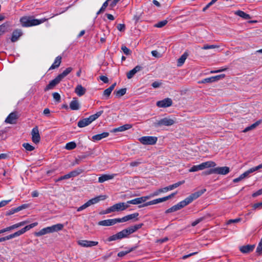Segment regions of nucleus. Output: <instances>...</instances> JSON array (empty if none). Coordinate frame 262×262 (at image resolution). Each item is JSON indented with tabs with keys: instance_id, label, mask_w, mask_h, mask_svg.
Here are the masks:
<instances>
[{
	"instance_id": "1",
	"label": "nucleus",
	"mask_w": 262,
	"mask_h": 262,
	"mask_svg": "<svg viewBox=\"0 0 262 262\" xmlns=\"http://www.w3.org/2000/svg\"><path fill=\"white\" fill-rule=\"evenodd\" d=\"M143 225V224H139L130 226L118 232L117 233L110 236L108 238L107 241L109 242H111L127 237L129 236V235L135 232L138 229L141 228L142 227Z\"/></svg>"
},
{
	"instance_id": "2",
	"label": "nucleus",
	"mask_w": 262,
	"mask_h": 262,
	"mask_svg": "<svg viewBox=\"0 0 262 262\" xmlns=\"http://www.w3.org/2000/svg\"><path fill=\"white\" fill-rule=\"evenodd\" d=\"M48 18H42L40 19H35L31 16H24L20 19V21L22 26L24 27H29L33 26L38 25L47 21Z\"/></svg>"
},
{
	"instance_id": "3",
	"label": "nucleus",
	"mask_w": 262,
	"mask_h": 262,
	"mask_svg": "<svg viewBox=\"0 0 262 262\" xmlns=\"http://www.w3.org/2000/svg\"><path fill=\"white\" fill-rule=\"evenodd\" d=\"M63 225L62 224H57L52 226L47 227L41 229L38 232H35V235L36 236H40L48 233H51L54 232H57L61 230L63 228Z\"/></svg>"
},
{
	"instance_id": "4",
	"label": "nucleus",
	"mask_w": 262,
	"mask_h": 262,
	"mask_svg": "<svg viewBox=\"0 0 262 262\" xmlns=\"http://www.w3.org/2000/svg\"><path fill=\"white\" fill-rule=\"evenodd\" d=\"M103 113V111H100L97 112L96 114L91 115L88 118H85L83 119L79 120L78 122L77 125L79 127H84L89 125L93 121L96 120Z\"/></svg>"
},
{
	"instance_id": "5",
	"label": "nucleus",
	"mask_w": 262,
	"mask_h": 262,
	"mask_svg": "<svg viewBox=\"0 0 262 262\" xmlns=\"http://www.w3.org/2000/svg\"><path fill=\"white\" fill-rule=\"evenodd\" d=\"M216 165L215 162L213 161H207L203 162L199 165H194L189 169V172H195L199 170H203L206 168L214 167Z\"/></svg>"
},
{
	"instance_id": "6",
	"label": "nucleus",
	"mask_w": 262,
	"mask_h": 262,
	"mask_svg": "<svg viewBox=\"0 0 262 262\" xmlns=\"http://www.w3.org/2000/svg\"><path fill=\"white\" fill-rule=\"evenodd\" d=\"M105 195H99L98 196L93 198L90 200H89L85 204L78 207L77 209V211L80 212L83 209H85L87 207L90 206L92 205L95 204L99 202L100 200H104L106 199Z\"/></svg>"
},
{
	"instance_id": "7",
	"label": "nucleus",
	"mask_w": 262,
	"mask_h": 262,
	"mask_svg": "<svg viewBox=\"0 0 262 262\" xmlns=\"http://www.w3.org/2000/svg\"><path fill=\"white\" fill-rule=\"evenodd\" d=\"M129 205L127 203L121 202L117 203L108 208L105 212V213H109L112 212L123 211L128 208Z\"/></svg>"
},
{
	"instance_id": "8",
	"label": "nucleus",
	"mask_w": 262,
	"mask_h": 262,
	"mask_svg": "<svg viewBox=\"0 0 262 262\" xmlns=\"http://www.w3.org/2000/svg\"><path fill=\"white\" fill-rule=\"evenodd\" d=\"M37 224H38V223L37 222H35V223L31 224L29 225H27L26 227H25L24 228L20 229V230H19L17 232H15V233H14L13 234H11L8 236H6V238L7 240H9L11 238H14L15 237L19 236L21 235V234H24V233H25L27 231L29 230L31 228L35 227L37 225Z\"/></svg>"
},
{
	"instance_id": "9",
	"label": "nucleus",
	"mask_w": 262,
	"mask_h": 262,
	"mask_svg": "<svg viewBox=\"0 0 262 262\" xmlns=\"http://www.w3.org/2000/svg\"><path fill=\"white\" fill-rule=\"evenodd\" d=\"M174 123L175 121L173 119L168 118H164L159 120H157L156 122L154 123L153 125L155 127H159L163 126H171Z\"/></svg>"
},
{
	"instance_id": "10",
	"label": "nucleus",
	"mask_w": 262,
	"mask_h": 262,
	"mask_svg": "<svg viewBox=\"0 0 262 262\" xmlns=\"http://www.w3.org/2000/svg\"><path fill=\"white\" fill-rule=\"evenodd\" d=\"M157 138L153 136H144L139 139V141L144 145H154L157 141Z\"/></svg>"
},
{
	"instance_id": "11",
	"label": "nucleus",
	"mask_w": 262,
	"mask_h": 262,
	"mask_svg": "<svg viewBox=\"0 0 262 262\" xmlns=\"http://www.w3.org/2000/svg\"><path fill=\"white\" fill-rule=\"evenodd\" d=\"M206 191V189H203L199 191H198L194 193H192L189 196L184 200L186 205H188L192 202L194 200L196 199L203 194Z\"/></svg>"
},
{
	"instance_id": "12",
	"label": "nucleus",
	"mask_w": 262,
	"mask_h": 262,
	"mask_svg": "<svg viewBox=\"0 0 262 262\" xmlns=\"http://www.w3.org/2000/svg\"><path fill=\"white\" fill-rule=\"evenodd\" d=\"M32 141L35 144L38 143L40 141V136L38 127L36 126L31 130Z\"/></svg>"
},
{
	"instance_id": "13",
	"label": "nucleus",
	"mask_w": 262,
	"mask_h": 262,
	"mask_svg": "<svg viewBox=\"0 0 262 262\" xmlns=\"http://www.w3.org/2000/svg\"><path fill=\"white\" fill-rule=\"evenodd\" d=\"M157 106L159 107H168L172 104L171 99L167 98L157 102Z\"/></svg>"
},
{
	"instance_id": "14",
	"label": "nucleus",
	"mask_w": 262,
	"mask_h": 262,
	"mask_svg": "<svg viewBox=\"0 0 262 262\" xmlns=\"http://www.w3.org/2000/svg\"><path fill=\"white\" fill-rule=\"evenodd\" d=\"M186 205H187L185 203V202L184 200H183V201H181L180 202H179V203H178L177 205H175L173 206L172 207H170V208L167 209L165 211V213H168L176 211L179 210L181 209V208L184 207Z\"/></svg>"
},
{
	"instance_id": "15",
	"label": "nucleus",
	"mask_w": 262,
	"mask_h": 262,
	"mask_svg": "<svg viewBox=\"0 0 262 262\" xmlns=\"http://www.w3.org/2000/svg\"><path fill=\"white\" fill-rule=\"evenodd\" d=\"M120 223L119 218L108 219L100 221L98 223V225L103 226H109L116 224V223Z\"/></svg>"
},
{
	"instance_id": "16",
	"label": "nucleus",
	"mask_w": 262,
	"mask_h": 262,
	"mask_svg": "<svg viewBox=\"0 0 262 262\" xmlns=\"http://www.w3.org/2000/svg\"><path fill=\"white\" fill-rule=\"evenodd\" d=\"M255 171H256V170L255 169L254 167L251 168L248 170L246 171L243 173H242V174H241L239 177L234 179L233 180V182L234 183H237L242 180L243 179H244V178L247 177L250 173Z\"/></svg>"
},
{
	"instance_id": "17",
	"label": "nucleus",
	"mask_w": 262,
	"mask_h": 262,
	"mask_svg": "<svg viewBox=\"0 0 262 262\" xmlns=\"http://www.w3.org/2000/svg\"><path fill=\"white\" fill-rule=\"evenodd\" d=\"M78 244L83 247H92L97 246L98 244V242L87 240H80L78 242Z\"/></svg>"
},
{
	"instance_id": "18",
	"label": "nucleus",
	"mask_w": 262,
	"mask_h": 262,
	"mask_svg": "<svg viewBox=\"0 0 262 262\" xmlns=\"http://www.w3.org/2000/svg\"><path fill=\"white\" fill-rule=\"evenodd\" d=\"M61 81V79L57 76L55 78H54L53 80H51L49 82V83L45 88V91H47L49 90L53 89Z\"/></svg>"
},
{
	"instance_id": "19",
	"label": "nucleus",
	"mask_w": 262,
	"mask_h": 262,
	"mask_svg": "<svg viewBox=\"0 0 262 262\" xmlns=\"http://www.w3.org/2000/svg\"><path fill=\"white\" fill-rule=\"evenodd\" d=\"M17 118V113L16 112H12L6 118L5 122L9 124H15Z\"/></svg>"
},
{
	"instance_id": "20",
	"label": "nucleus",
	"mask_w": 262,
	"mask_h": 262,
	"mask_svg": "<svg viewBox=\"0 0 262 262\" xmlns=\"http://www.w3.org/2000/svg\"><path fill=\"white\" fill-rule=\"evenodd\" d=\"M23 35V32L20 29H16L14 30L12 33L11 41L12 42H16L19 38Z\"/></svg>"
},
{
	"instance_id": "21",
	"label": "nucleus",
	"mask_w": 262,
	"mask_h": 262,
	"mask_svg": "<svg viewBox=\"0 0 262 262\" xmlns=\"http://www.w3.org/2000/svg\"><path fill=\"white\" fill-rule=\"evenodd\" d=\"M69 107L71 110L73 111L78 110L80 107V104L77 98H73V100L70 103Z\"/></svg>"
},
{
	"instance_id": "22",
	"label": "nucleus",
	"mask_w": 262,
	"mask_h": 262,
	"mask_svg": "<svg viewBox=\"0 0 262 262\" xmlns=\"http://www.w3.org/2000/svg\"><path fill=\"white\" fill-rule=\"evenodd\" d=\"M214 168L216 174L225 175L230 172L229 168L227 166L217 167Z\"/></svg>"
},
{
	"instance_id": "23",
	"label": "nucleus",
	"mask_w": 262,
	"mask_h": 262,
	"mask_svg": "<svg viewBox=\"0 0 262 262\" xmlns=\"http://www.w3.org/2000/svg\"><path fill=\"white\" fill-rule=\"evenodd\" d=\"M142 69L140 66H136L133 69L127 73L126 76L128 79H131L138 72Z\"/></svg>"
},
{
	"instance_id": "24",
	"label": "nucleus",
	"mask_w": 262,
	"mask_h": 262,
	"mask_svg": "<svg viewBox=\"0 0 262 262\" xmlns=\"http://www.w3.org/2000/svg\"><path fill=\"white\" fill-rule=\"evenodd\" d=\"M117 174H102L98 178V182L99 183H103L105 181L113 179Z\"/></svg>"
},
{
	"instance_id": "25",
	"label": "nucleus",
	"mask_w": 262,
	"mask_h": 262,
	"mask_svg": "<svg viewBox=\"0 0 262 262\" xmlns=\"http://www.w3.org/2000/svg\"><path fill=\"white\" fill-rule=\"evenodd\" d=\"M254 245H247L246 246H241L239 248V250L243 253H248L250 252H252L254 250Z\"/></svg>"
},
{
	"instance_id": "26",
	"label": "nucleus",
	"mask_w": 262,
	"mask_h": 262,
	"mask_svg": "<svg viewBox=\"0 0 262 262\" xmlns=\"http://www.w3.org/2000/svg\"><path fill=\"white\" fill-rule=\"evenodd\" d=\"M133 125L130 124H126L117 128L113 129V132H124L132 127Z\"/></svg>"
},
{
	"instance_id": "27",
	"label": "nucleus",
	"mask_w": 262,
	"mask_h": 262,
	"mask_svg": "<svg viewBox=\"0 0 262 262\" xmlns=\"http://www.w3.org/2000/svg\"><path fill=\"white\" fill-rule=\"evenodd\" d=\"M11 25L9 22H6L2 25H0V36L6 32L8 31Z\"/></svg>"
},
{
	"instance_id": "28",
	"label": "nucleus",
	"mask_w": 262,
	"mask_h": 262,
	"mask_svg": "<svg viewBox=\"0 0 262 262\" xmlns=\"http://www.w3.org/2000/svg\"><path fill=\"white\" fill-rule=\"evenodd\" d=\"M75 92L78 96L80 97L85 93L86 89L81 85L79 84L75 88Z\"/></svg>"
},
{
	"instance_id": "29",
	"label": "nucleus",
	"mask_w": 262,
	"mask_h": 262,
	"mask_svg": "<svg viewBox=\"0 0 262 262\" xmlns=\"http://www.w3.org/2000/svg\"><path fill=\"white\" fill-rule=\"evenodd\" d=\"M139 213H134L133 214H129L126 216H125L122 218H119V220L120 221V223L121 222H125L129 220H132L134 218L137 217L138 216Z\"/></svg>"
},
{
	"instance_id": "30",
	"label": "nucleus",
	"mask_w": 262,
	"mask_h": 262,
	"mask_svg": "<svg viewBox=\"0 0 262 262\" xmlns=\"http://www.w3.org/2000/svg\"><path fill=\"white\" fill-rule=\"evenodd\" d=\"M109 133L108 132H103L101 134L93 136L92 139L93 141H99L103 138L107 137Z\"/></svg>"
},
{
	"instance_id": "31",
	"label": "nucleus",
	"mask_w": 262,
	"mask_h": 262,
	"mask_svg": "<svg viewBox=\"0 0 262 262\" xmlns=\"http://www.w3.org/2000/svg\"><path fill=\"white\" fill-rule=\"evenodd\" d=\"M62 57L60 56H58L56 57L54 63L52 64V66L49 68V70H53L54 69L57 68L59 67L61 62Z\"/></svg>"
},
{
	"instance_id": "32",
	"label": "nucleus",
	"mask_w": 262,
	"mask_h": 262,
	"mask_svg": "<svg viewBox=\"0 0 262 262\" xmlns=\"http://www.w3.org/2000/svg\"><path fill=\"white\" fill-rule=\"evenodd\" d=\"M188 56V54L187 52H185L178 59L177 62V66L178 67L182 66L187 57Z\"/></svg>"
},
{
	"instance_id": "33",
	"label": "nucleus",
	"mask_w": 262,
	"mask_h": 262,
	"mask_svg": "<svg viewBox=\"0 0 262 262\" xmlns=\"http://www.w3.org/2000/svg\"><path fill=\"white\" fill-rule=\"evenodd\" d=\"M234 14L237 16H239L245 19H249L251 18V16L249 14L246 13L243 11L238 10L234 12Z\"/></svg>"
},
{
	"instance_id": "34",
	"label": "nucleus",
	"mask_w": 262,
	"mask_h": 262,
	"mask_svg": "<svg viewBox=\"0 0 262 262\" xmlns=\"http://www.w3.org/2000/svg\"><path fill=\"white\" fill-rule=\"evenodd\" d=\"M73 70V68L71 67H69L67 68L64 71L62 72L61 74H59L58 76L61 79H63L66 76H67L69 73L71 72Z\"/></svg>"
},
{
	"instance_id": "35",
	"label": "nucleus",
	"mask_w": 262,
	"mask_h": 262,
	"mask_svg": "<svg viewBox=\"0 0 262 262\" xmlns=\"http://www.w3.org/2000/svg\"><path fill=\"white\" fill-rule=\"evenodd\" d=\"M142 203H143V200L141 197L137 198L134 199L132 200H129L127 202V204H134V205L140 204Z\"/></svg>"
},
{
	"instance_id": "36",
	"label": "nucleus",
	"mask_w": 262,
	"mask_h": 262,
	"mask_svg": "<svg viewBox=\"0 0 262 262\" xmlns=\"http://www.w3.org/2000/svg\"><path fill=\"white\" fill-rule=\"evenodd\" d=\"M260 121H258L256 122H255L254 123L252 124V125H251L250 126H249L247 127H246L244 130H243V132L244 133H246L250 130H252V129H253L254 128H255L257 126H258L260 123Z\"/></svg>"
},
{
	"instance_id": "37",
	"label": "nucleus",
	"mask_w": 262,
	"mask_h": 262,
	"mask_svg": "<svg viewBox=\"0 0 262 262\" xmlns=\"http://www.w3.org/2000/svg\"><path fill=\"white\" fill-rule=\"evenodd\" d=\"M158 203H159V200H158V199H157L149 201L148 202H146L142 205H140V206H139V208L144 207H146V206H147L149 205H155V204H157Z\"/></svg>"
},
{
	"instance_id": "38",
	"label": "nucleus",
	"mask_w": 262,
	"mask_h": 262,
	"mask_svg": "<svg viewBox=\"0 0 262 262\" xmlns=\"http://www.w3.org/2000/svg\"><path fill=\"white\" fill-rule=\"evenodd\" d=\"M126 92V89L125 88L121 89L118 91L114 92V94L117 97H120L125 94Z\"/></svg>"
},
{
	"instance_id": "39",
	"label": "nucleus",
	"mask_w": 262,
	"mask_h": 262,
	"mask_svg": "<svg viewBox=\"0 0 262 262\" xmlns=\"http://www.w3.org/2000/svg\"><path fill=\"white\" fill-rule=\"evenodd\" d=\"M82 172L83 170L82 169L77 168V169L74 170L69 173L70 174L71 177L73 178L78 176L79 174L82 173Z\"/></svg>"
},
{
	"instance_id": "40",
	"label": "nucleus",
	"mask_w": 262,
	"mask_h": 262,
	"mask_svg": "<svg viewBox=\"0 0 262 262\" xmlns=\"http://www.w3.org/2000/svg\"><path fill=\"white\" fill-rule=\"evenodd\" d=\"M135 249H136V247H132L131 248H130L129 249H128V250L122 251L119 252L117 254L118 256L123 257V256H125V255L127 254L128 253H129V252L134 251V250H135Z\"/></svg>"
},
{
	"instance_id": "41",
	"label": "nucleus",
	"mask_w": 262,
	"mask_h": 262,
	"mask_svg": "<svg viewBox=\"0 0 262 262\" xmlns=\"http://www.w3.org/2000/svg\"><path fill=\"white\" fill-rule=\"evenodd\" d=\"M76 147V144L75 142H70L66 144V149L67 150H72L75 148Z\"/></svg>"
},
{
	"instance_id": "42",
	"label": "nucleus",
	"mask_w": 262,
	"mask_h": 262,
	"mask_svg": "<svg viewBox=\"0 0 262 262\" xmlns=\"http://www.w3.org/2000/svg\"><path fill=\"white\" fill-rule=\"evenodd\" d=\"M219 47H220L219 46L216 45L206 44V45H205L203 47H202L201 48V49L203 50H208V49L219 48Z\"/></svg>"
},
{
	"instance_id": "43",
	"label": "nucleus",
	"mask_w": 262,
	"mask_h": 262,
	"mask_svg": "<svg viewBox=\"0 0 262 262\" xmlns=\"http://www.w3.org/2000/svg\"><path fill=\"white\" fill-rule=\"evenodd\" d=\"M23 146L26 149L27 151H32L35 148L32 145H30V144L28 143H25L23 144Z\"/></svg>"
},
{
	"instance_id": "44",
	"label": "nucleus",
	"mask_w": 262,
	"mask_h": 262,
	"mask_svg": "<svg viewBox=\"0 0 262 262\" xmlns=\"http://www.w3.org/2000/svg\"><path fill=\"white\" fill-rule=\"evenodd\" d=\"M167 20H163L162 21L158 22L157 24L155 25V27L157 28H162L165 26L167 24Z\"/></svg>"
},
{
	"instance_id": "45",
	"label": "nucleus",
	"mask_w": 262,
	"mask_h": 262,
	"mask_svg": "<svg viewBox=\"0 0 262 262\" xmlns=\"http://www.w3.org/2000/svg\"><path fill=\"white\" fill-rule=\"evenodd\" d=\"M19 211V209H18V208L16 207L15 208H12L9 211H7L6 212V215H10L11 214H13L16 212H17Z\"/></svg>"
},
{
	"instance_id": "46",
	"label": "nucleus",
	"mask_w": 262,
	"mask_h": 262,
	"mask_svg": "<svg viewBox=\"0 0 262 262\" xmlns=\"http://www.w3.org/2000/svg\"><path fill=\"white\" fill-rule=\"evenodd\" d=\"M121 50L123 51V53L126 55H130L131 53L130 50L128 48H127L125 46H122L121 47Z\"/></svg>"
},
{
	"instance_id": "47",
	"label": "nucleus",
	"mask_w": 262,
	"mask_h": 262,
	"mask_svg": "<svg viewBox=\"0 0 262 262\" xmlns=\"http://www.w3.org/2000/svg\"><path fill=\"white\" fill-rule=\"evenodd\" d=\"M242 220L241 218H237L235 219H230L227 222V225H229L232 223H237Z\"/></svg>"
},
{
	"instance_id": "48",
	"label": "nucleus",
	"mask_w": 262,
	"mask_h": 262,
	"mask_svg": "<svg viewBox=\"0 0 262 262\" xmlns=\"http://www.w3.org/2000/svg\"><path fill=\"white\" fill-rule=\"evenodd\" d=\"M213 82H214L213 79L212 77H210L206 78L203 79L201 81V83H211Z\"/></svg>"
},
{
	"instance_id": "49",
	"label": "nucleus",
	"mask_w": 262,
	"mask_h": 262,
	"mask_svg": "<svg viewBox=\"0 0 262 262\" xmlns=\"http://www.w3.org/2000/svg\"><path fill=\"white\" fill-rule=\"evenodd\" d=\"M112 92V91H111L108 88H107L104 91L103 95L106 97V99H107L110 96Z\"/></svg>"
},
{
	"instance_id": "50",
	"label": "nucleus",
	"mask_w": 262,
	"mask_h": 262,
	"mask_svg": "<svg viewBox=\"0 0 262 262\" xmlns=\"http://www.w3.org/2000/svg\"><path fill=\"white\" fill-rule=\"evenodd\" d=\"M213 173H215L214 168L210 169L209 170L205 171L203 172V174L204 175H209Z\"/></svg>"
},
{
	"instance_id": "51",
	"label": "nucleus",
	"mask_w": 262,
	"mask_h": 262,
	"mask_svg": "<svg viewBox=\"0 0 262 262\" xmlns=\"http://www.w3.org/2000/svg\"><path fill=\"white\" fill-rule=\"evenodd\" d=\"M53 97L55 100L57 102H59L60 100V95L59 93L55 92L53 93Z\"/></svg>"
},
{
	"instance_id": "52",
	"label": "nucleus",
	"mask_w": 262,
	"mask_h": 262,
	"mask_svg": "<svg viewBox=\"0 0 262 262\" xmlns=\"http://www.w3.org/2000/svg\"><path fill=\"white\" fill-rule=\"evenodd\" d=\"M11 200H3L0 202V208L6 206L10 202H11Z\"/></svg>"
},
{
	"instance_id": "53",
	"label": "nucleus",
	"mask_w": 262,
	"mask_h": 262,
	"mask_svg": "<svg viewBox=\"0 0 262 262\" xmlns=\"http://www.w3.org/2000/svg\"><path fill=\"white\" fill-rule=\"evenodd\" d=\"M153 197V195H152V193H150V194L146 195V196H143L141 197L142 199L143 203L145 202L146 200H149V199Z\"/></svg>"
},
{
	"instance_id": "54",
	"label": "nucleus",
	"mask_w": 262,
	"mask_h": 262,
	"mask_svg": "<svg viewBox=\"0 0 262 262\" xmlns=\"http://www.w3.org/2000/svg\"><path fill=\"white\" fill-rule=\"evenodd\" d=\"M253 208L254 209H256L257 208H259V209L262 208V202L254 204L253 205Z\"/></svg>"
},
{
	"instance_id": "55",
	"label": "nucleus",
	"mask_w": 262,
	"mask_h": 262,
	"mask_svg": "<svg viewBox=\"0 0 262 262\" xmlns=\"http://www.w3.org/2000/svg\"><path fill=\"white\" fill-rule=\"evenodd\" d=\"M117 28L119 31H123L125 30V26L124 24H120L118 25Z\"/></svg>"
},
{
	"instance_id": "56",
	"label": "nucleus",
	"mask_w": 262,
	"mask_h": 262,
	"mask_svg": "<svg viewBox=\"0 0 262 262\" xmlns=\"http://www.w3.org/2000/svg\"><path fill=\"white\" fill-rule=\"evenodd\" d=\"M262 194V188L260 189H259L258 190H257V191H256L255 192L253 193L252 194V196L255 198V197H256L258 195H260Z\"/></svg>"
},
{
	"instance_id": "57",
	"label": "nucleus",
	"mask_w": 262,
	"mask_h": 262,
	"mask_svg": "<svg viewBox=\"0 0 262 262\" xmlns=\"http://www.w3.org/2000/svg\"><path fill=\"white\" fill-rule=\"evenodd\" d=\"M184 183H185V181L183 180V181L178 182L177 183H176L172 185H173L174 188H176L180 186V185L183 184Z\"/></svg>"
},
{
	"instance_id": "58",
	"label": "nucleus",
	"mask_w": 262,
	"mask_h": 262,
	"mask_svg": "<svg viewBox=\"0 0 262 262\" xmlns=\"http://www.w3.org/2000/svg\"><path fill=\"white\" fill-rule=\"evenodd\" d=\"M184 183H185V181L183 180V181L178 182L177 183H176L172 185H173L174 188H176L180 186V185L183 184Z\"/></svg>"
},
{
	"instance_id": "59",
	"label": "nucleus",
	"mask_w": 262,
	"mask_h": 262,
	"mask_svg": "<svg viewBox=\"0 0 262 262\" xmlns=\"http://www.w3.org/2000/svg\"><path fill=\"white\" fill-rule=\"evenodd\" d=\"M140 163L141 162L140 161H137L130 162L129 165L131 167H136L138 166Z\"/></svg>"
},
{
	"instance_id": "60",
	"label": "nucleus",
	"mask_w": 262,
	"mask_h": 262,
	"mask_svg": "<svg viewBox=\"0 0 262 262\" xmlns=\"http://www.w3.org/2000/svg\"><path fill=\"white\" fill-rule=\"evenodd\" d=\"M161 82H159L158 81H155L154 82H153L151 84L152 86L154 88H159L161 86Z\"/></svg>"
},
{
	"instance_id": "61",
	"label": "nucleus",
	"mask_w": 262,
	"mask_h": 262,
	"mask_svg": "<svg viewBox=\"0 0 262 262\" xmlns=\"http://www.w3.org/2000/svg\"><path fill=\"white\" fill-rule=\"evenodd\" d=\"M100 79L102 80L104 83H108V79L106 76H100Z\"/></svg>"
},
{
	"instance_id": "62",
	"label": "nucleus",
	"mask_w": 262,
	"mask_h": 262,
	"mask_svg": "<svg viewBox=\"0 0 262 262\" xmlns=\"http://www.w3.org/2000/svg\"><path fill=\"white\" fill-rule=\"evenodd\" d=\"M202 220L203 219L202 218L197 219L191 223V226L193 227L195 226L197 224L201 222Z\"/></svg>"
},
{
	"instance_id": "63",
	"label": "nucleus",
	"mask_w": 262,
	"mask_h": 262,
	"mask_svg": "<svg viewBox=\"0 0 262 262\" xmlns=\"http://www.w3.org/2000/svg\"><path fill=\"white\" fill-rule=\"evenodd\" d=\"M120 0H113V1L110 4V7L111 9H113L118 3Z\"/></svg>"
},
{
	"instance_id": "64",
	"label": "nucleus",
	"mask_w": 262,
	"mask_h": 262,
	"mask_svg": "<svg viewBox=\"0 0 262 262\" xmlns=\"http://www.w3.org/2000/svg\"><path fill=\"white\" fill-rule=\"evenodd\" d=\"M28 207V205L23 204L20 206H18L17 208H18V209H19V211L23 209L27 208Z\"/></svg>"
}]
</instances>
